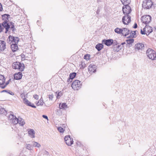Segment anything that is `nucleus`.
Here are the masks:
<instances>
[{
	"label": "nucleus",
	"mask_w": 156,
	"mask_h": 156,
	"mask_svg": "<svg viewBox=\"0 0 156 156\" xmlns=\"http://www.w3.org/2000/svg\"><path fill=\"white\" fill-rule=\"evenodd\" d=\"M29 60V61H25V62H30V60Z\"/></svg>",
	"instance_id": "62"
},
{
	"label": "nucleus",
	"mask_w": 156,
	"mask_h": 156,
	"mask_svg": "<svg viewBox=\"0 0 156 156\" xmlns=\"http://www.w3.org/2000/svg\"><path fill=\"white\" fill-rule=\"evenodd\" d=\"M5 79L4 76L2 75H0V87H1L2 85H3L4 83H5Z\"/></svg>",
	"instance_id": "20"
},
{
	"label": "nucleus",
	"mask_w": 156,
	"mask_h": 156,
	"mask_svg": "<svg viewBox=\"0 0 156 156\" xmlns=\"http://www.w3.org/2000/svg\"><path fill=\"white\" fill-rule=\"evenodd\" d=\"M100 9L99 8H98V9L96 11L97 14L98 15L100 12Z\"/></svg>",
	"instance_id": "53"
},
{
	"label": "nucleus",
	"mask_w": 156,
	"mask_h": 156,
	"mask_svg": "<svg viewBox=\"0 0 156 156\" xmlns=\"http://www.w3.org/2000/svg\"><path fill=\"white\" fill-rule=\"evenodd\" d=\"M151 17L149 15H145L143 16L141 18L142 22L146 25H147L150 23Z\"/></svg>",
	"instance_id": "6"
},
{
	"label": "nucleus",
	"mask_w": 156,
	"mask_h": 156,
	"mask_svg": "<svg viewBox=\"0 0 156 156\" xmlns=\"http://www.w3.org/2000/svg\"><path fill=\"white\" fill-rule=\"evenodd\" d=\"M143 30L142 29L141 30H140V33L142 34H146L147 35V34L146 31H144L145 30H144V28L143 29Z\"/></svg>",
	"instance_id": "42"
},
{
	"label": "nucleus",
	"mask_w": 156,
	"mask_h": 156,
	"mask_svg": "<svg viewBox=\"0 0 156 156\" xmlns=\"http://www.w3.org/2000/svg\"><path fill=\"white\" fill-rule=\"evenodd\" d=\"M136 32H137V31H133V33H135V35H136Z\"/></svg>",
	"instance_id": "61"
},
{
	"label": "nucleus",
	"mask_w": 156,
	"mask_h": 156,
	"mask_svg": "<svg viewBox=\"0 0 156 156\" xmlns=\"http://www.w3.org/2000/svg\"><path fill=\"white\" fill-rule=\"evenodd\" d=\"M72 78H69H69L67 80V81L68 82H71L72 81Z\"/></svg>",
	"instance_id": "54"
},
{
	"label": "nucleus",
	"mask_w": 156,
	"mask_h": 156,
	"mask_svg": "<svg viewBox=\"0 0 156 156\" xmlns=\"http://www.w3.org/2000/svg\"><path fill=\"white\" fill-rule=\"evenodd\" d=\"M6 48V43L4 41L0 40V51H3Z\"/></svg>",
	"instance_id": "12"
},
{
	"label": "nucleus",
	"mask_w": 156,
	"mask_h": 156,
	"mask_svg": "<svg viewBox=\"0 0 156 156\" xmlns=\"http://www.w3.org/2000/svg\"><path fill=\"white\" fill-rule=\"evenodd\" d=\"M102 42L107 46H110L112 44L113 40L112 39H104L102 41Z\"/></svg>",
	"instance_id": "10"
},
{
	"label": "nucleus",
	"mask_w": 156,
	"mask_h": 156,
	"mask_svg": "<svg viewBox=\"0 0 156 156\" xmlns=\"http://www.w3.org/2000/svg\"><path fill=\"white\" fill-rule=\"evenodd\" d=\"M15 116L13 114H10L9 115V119L10 120V122H11L12 120L14 118Z\"/></svg>",
	"instance_id": "40"
},
{
	"label": "nucleus",
	"mask_w": 156,
	"mask_h": 156,
	"mask_svg": "<svg viewBox=\"0 0 156 156\" xmlns=\"http://www.w3.org/2000/svg\"><path fill=\"white\" fill-rule=\"evenodd\" d=\"M22 76V73L20 72H18V73H15L14 75V78L16 80H19L21 79Z\"/></svg>",
	"instance_id": "16"
},
{
	"label": "nucleus",
	"mask_w": 156,
	"mask_h": 156,
	"mask_svg": "<svg viewBox=\"0 0 156 156\" xmlns=\"http://www.w3.org/2000/svg\"><path fill=\"white\" fill-rule=\"evenodd\" d=\"M34 98L36 99L37 100L38 99V96L37 94H35L34 95Z\"/></svg>",
	"instance_id": "49"
},
{
	"label": "nucleus",
	"mask_w": 156,
	"mask_h": 156,
	"mask_svg": "<svg viewBox=\"0 0 156 156\" xmlns=\"http://www.w3.org/2000/svg\"><path fill=\"white\" fill-rule=\"evenodd\" d=\"M26 55H24V54H21V59L22 61H29V60H28L27 59H26V58H27V56H26Z\"/></svg>",
	"instance_id": "29"
},
{
	"label": "nucleus",
	"mask_w": 156,
	"mask_h": 156,
	"mask_svg": "<svg viewBox=\"0 0 156 156\" xmlns=\"http://www.w3.org/2000/svg\"><path fill=\"white\" fill-rule=\"evenodd\" d=\"M6 92L7 94H9L11 95H13L14 94L13 92H12L10 90H3L2 91V92Z\"/></svg>",
	"instance_id": "31"
},
{
	"label": "nucleus",
	"mask_w": 156,
	"mask_h": 156,
	"mask_svg": "<svg viewBox=\"0 0 156 156\" xmlns=\"http://www.w3.org/2000/svg\"><path fill=\"white\" fill-rule=\"evenodd\" d=\"M103 47V45L102 44L99 43L97 44L95 46V48L98 50V51H100Z\"/></svg>",
	"instance_id": "22"
},
{
	"label": "nucleus",
	"mask_w": 156,
	"mask_h": 156,
	"mask_svg": "<svg viewBox=\"0 0 156 156\" xmlns=\"http://www.w3.org/2000/svg\"><path fill=\"white\" fill-rule=\"evenodd\" d=\"M38 103H39V105H42L44 103L43 101H38Z\"/></svg>",
	"instance_id": "50"
},
{
	"label": "nucleus",
	"mask_w": 156,
	"mask_h": 156,
	"mask_svg": "<svg viewBox=\"0 0 156 156\" xmlns=\"http://www.w3.org/2000/svg\"><path fill=\"white\" fill-rule=\"evenodd\" d=\"M131 16L129 15L124 16L122 20L123 23L125 25H128L131 21Z\"/></svg>",
	"instance_id": "8"
},
{
	"label": "nucleus",
	"mask_w": 156,
	"mask_h": 156,
	"mask_svg": "<svg viewBox=\"0 0 156 156\" xmlns=\"http://www.w3.org/2000/svg\"><path fill=\"white\" fill-rule=\"evenodd\" d=\"M11 48L13 52L16 51L18 49L17 44L12 43L11 45Z\"/></svg>",
	"instance_id": "18"
},
{
	"label": "nucleus",
	"mask_w": 156,
	"mask_h": 156,
	"mask_svg": "<svg viewBox=\"0 0 156 156\" xmlns=\"http://www.w3.org/2000/svg\"><path fill=\"white\" fill-rule=\"evenodd\" d=\"M123 32H122V34L125 36L128 35L130 32V30L126 28H123Z\"/></svg>",
	"instance_id": "17"
},
{
	"label": "nucleus",
	"mask_w": 156,
	"mask_h": 156,
	"mask_svg": "<svg viewBox=\"0 0 156 156\" xmlns=\"http://www.w3.org/2000/svg\"><path fill=\"white\" fill-rule=\"evenodd\" d=\"M112 44H113L114 46H115L117 45L118 43H117V42L116 41V40L113 41V43Z\"/></svg>",
	"instance_id": "45"
},
{
	"label": "nucleus",
	"mask_w": 156,
	"mask_h": 156,
	"mask_svg": "<svg viewBox=\"0 0 156 156\" xmlns=\"http://www.w3.org/2000/svg\"><path fill=\"white\" fill-rule=\"evenodd\" d=\"M62 95V93L61 92H59L57 96V98H59Z\"/></svg>",
	"instance_id": "47"
},
{
	"label": "nucleus",
	"mask_w": 156,
	"mask_h": 156,
	"mask_svg": "<svg viewBox=\"0 0 156 156\" xmlns=\"http://www.w3.org/2000/svg\"><path fill=\"white\" fill-rule=\"evenodd\" d=\"M26 146L27 149L29 150H31L32 149V146L30 144H27Z\"/></svg>",
	"instance_id": "38"
},
{
	"label": "nucleus",
	"mask_w": 156,
	"mask_h": 156,
	"mask_svg": "<svg viewBox=\"0 0 156 156\" xmlns=\"http://www.w3.org/2000/svg\"><path fill=\"white\" fill-rule=\"evenodd\" d=\"M81 82L78 80H75L72 84V87L74 90H78L81 87Z\"/></svg>",
	"instance_id": "4"
},
{
	"label": "nucleus",
	"mask_w": 156,
	"mask_h": 156,
	"mask_svg": "<svg viewBox=\"0 0 156 156\" xmlns=\"http://www.w3.org/2000/svg\"><path fill=\"white\" fill-rule=\"evenodd\" d=\"M59 108H64L67 107V105L66 103H63L61 105L60 104L59 106Z\"/></svg>",
	"instance_id": "34"
},
{
	"label": "nucleus",
	"mask_w": 156,
	"mask_h": 156,
	"mask_svg": "<svg viewBox=\"0 0 156 156\" xmlns=\"http://www.w3.org/2000/svg\"><path fill=\"white\" fill-rule=\"evenodd\" d=\"M57 129L60 133H63L65 131V129L63 127H57Z\"/></svg>",
	"instance_id": "35"
},
{
	"label": "nucleus",
	"mask_w": 156,
	"mask_h": 156,
	"mask_svg": "<svg viewBox=\"0 0 156 156\" xmlns=\"http://www.w3.org/2000/svg\"><path fill=\"white\" fill-rule=\"evenodd\" d=\"M36 105L37 106H39V103H38V101Z\"/></svg>",
	"instance_id": "60"
},
{
	"label": "nucleus",
	"mask_w": 156,
	"mask_h": 156,
	"mask_svg": "<svg viewBox=\"0 0 156 156\" xmlns=\"http://www.w3.org/2000/svg\"><path fill=\"white\" fill-rule=\"evenodd\" d=\"M121 1L123 5H129L130 2V0H121Z\"/></svg>",
	"instance_id": "26"
},
{
	"label": "nucleus",
	"mask_w": 156,
	"mask_h": 156,
	"mask_svg": "<svg viewBox=\"0 0 156 156\" xmlns=\"http://www.w3.org/2000/svg\"><path fill=\"white\" fill-rule=\"evenodd\" d=\"M18 123L20 124V126H23L25 123L23 119L21 118H19V122Z\"/></svg>",
	"instance_id": "24"
},
{
	"label": "nucleus",
	"mask_w": 156,
	"mask_h": 156,
	"mask_svg": "<svg viewBox=\"0 0 156 156\" xmlns=\"http://www.w3.org/2000/svg\"><path fill=\"white\" fill-rule=\"evenodd\" d=\"M126 44V43L125 42H123V43H121V44H120V45H122L123 46V45L124 44Z\"/></svg>",
	"instance_id": "58"
},
{
	"label": "nucleus",
	"mask_w": 156,
	"mask_h": 156,
	"mask_svg": "<svg viewBox=\"0 0 156 156\" xmlns=\"http://www.w3.org/2000/svg\"><path fill=\"white\" fill-rule=\"evenodd\" d=\"M90 55L89 54L85 55L84 56V58L87 60H89L90 58Z\"/></svg>",
	"instance_id": "37"
},
{
	"label": "nucleus",
	"mask_w": 156,
	"mask_h": 156,
	"mask_svg": "<svg viewBox=\"0 0 156 156\" xmlns=\"http://www.w3.org/2000/svg\"><path fill=\"white\" fill-rule=\"evenodd\" d=\"M127 45H129V47H130L132 45V44L134 42V40L133 39H129L126 40Z\"/></svg>",
	"instance_id": "21"
},
{
	"label": "nucleus",
	"mask_w": 156,
	"mask_h": 156,
	"mask_svg": "<svg viewBox=\"0 0 156 156\" xmlns=\"http://www.w3.org/2000/svg\"><path fill=\"white\" fill-rule=\"evenodd\" d=\"M144 30H145L144 31H146V32L148 33L147 35L153 31L152 27L147 25H146L145 27L144 28Z\"/></svg>",
	"instance_id": "13"
},
{
	"label": "nucleus",
	"mask_w": 156,
	"mask_h": 156,
	"mask_svg": "<svg viewBox=\"0 0 156 156\" xmlns=\"http://www.w3.org/2000/svg\"><path fill=\"white\" fill-rule=\"evenodd\" d=\"M19 41V38L18 37H14V39L13 41H12L13 43H14V44L18 43V42Z\"/></svg>",
	"instance_id": "36"
},
{
	"label": "nucleus",
	"mask_w": 156,
	"mask_h": 156,
	"mask_svg": "<svg viewBox=\"0 0 156 156\" xmlns=\"http://www.w3.org/2000/svg\"><path fill=\"white\" fill-rule=\"evenodd\" d=\"M12 66L13 69H18L20 71H23L24 68V65L19 62H16L13 63Z\"/></svg>",
	"instance_id": "3"
},
{
	"label": "nucleus",
	"mask_w": 156,
	"mask_h": 156,
	"mask_svg": "<svg viewBox=\"0 0 156 156\" xmlns=\"http://www.w3.org/2000/svg\"><path fill=\"white\" fill-rule=\"evenodd\" d=\"M122 7L123 14L125 15H128L131 12V9L129 5H124Z\"/></svg>",
	"instance_id": "7"
},
{
	"label": "nucleus",
	"mask_w": 156,
	"mask_h": 156,
	"mask_svg": "<svg viewBox=\"0 0 156 156\" xmlns=\"http://www.w3.org/2000/svg\"><path fill=\"white\" fill-rule=\"evenodd\" d=\"M146 54L150 59L152 60H156V53L154 50L148 48L146 51Z\"/></svg>",
	"instance_id": "2"
},
{
	"label": "nucleus",
	"mask_w": 156,
	"mask_h": 156,
	"mask_svg": "<svg viewBox=\"0 0 156 156\" xmlns=\"http://www.w3.org/2000/svg\"><path fill=\"white\" fill-rule=\"evenodd\" d=\"M153 5V2L151 0H144L143 2L142 6L144 9H149Z\"/></svg>",
	"instance_id": "5"
},
{
	"label": "nucleus",
	"mask_w": 156,
	"mask_h": 156,
	"mask_svg": "<svg viewBox=\"0 0 156 156\" xmlns=\"http://www.w3.org/2000/svg\"><path fill=\"white\" fill-rule=\"evenodd\" d=\"M76 73L74 72L71 73L69 75V78L73 80L76 76Z\"/></svg>",
	"instance_id": "33"
},
{
	"label": "nucleus",
	"mask_w": 156,
	"mask_h": 156,
	"mask_svg": "<svg viewBox=\"0 0 156 156\" xmlns=\"http://www.w3.org/2000/svg\"><path fill=\"white\" fill-rule=\"evenodd\" d=\"M39 101H43V98H42V97L40 98V99Z\"/></svg>",
	"instance_id": "59"
},
{
	"label": "nucleus",
	"mask_w": 156,
	"mask_h": 156,
	"mask_svg": "<svg viewBox=\"0 0 156 156\" xmlns=\"http://www.w3.org/2000/svg\"><path fill=\"white\" fill-rule=\"evenodd\" d=\"M82 67H81V68H82V69H84L85 67V64H83L82 63L81 64Z\"/></svg>",
	"instance_id": "56"
},
{
	"label": "nucleus",
	"mask_w": 156,
	"mask_h": 156,
	"mask_svg": "<svg viewBox=\"0 0 156 156\" xmlns=\"http://www.w3.org/2000/svg\"><path fill=\"white\" fill-rule=\"evenodd\" d=\"M137 27V25L136 23H135L134 24V25L133 27L134 28H136Z\"/></svg>",
	"instance_id": "52"
},
{
	"label": "nucleus",
	"mask_w": 156,
	"mask_h": 156,
	"mask_svg": "<svg viewBox=\"0 0 156 156\" xmlns=\"http://www.w3.org/2000/svg\"><path fill=\"white\" fill-rule=\"evenodd\" d=\"M20 97L21 98H22L23 99V101L24 100V98H26L24 94L23 93L21 94Z\"/></svg>",
	"instance_id": "46"
},
{
	"label": "nucleus",
	"mask_w": 156,
	"mask_h": 156,
	"mask_svg": "<svg viewBox=\"0 0 156 156\" xmlns=\"http://www.w3.org/2000/svg\"><path fill=\"white\" fill-rule=\"evenodd\" d=\"M3 8L1 4L0 3V11H1Z\"/></svg>",
	"instance_id": "57"
},
{
	"label": "nucleus",
	"mask_w": 156,
	"mask_h": 156,
	"mask_svg": "<svg viewBox=\"0 0 156 156\" xmlns=\"http://www.w3.org/2000/svg\"><path fill=\"white\" fill-rule=\"evenodd\" d=\"M96 69L97 66L95 65L90 64L88 67L89 72L94 73L96 71Z\"/></svg>",
	"instance_id": "11"
},
{
	"label": "nucleus",
	"mask_w": 156,
	"mask_h": 156,
	"mask_svg": "<svg viewBox=\"0 0 156 156\" xmlns=\"http://www.w3.org/2000/svg\"><path fill=\"white\" fill-rule=\"evenodd\" d=\"M34 143L33 145L35 147L39 148L41 147V145L38 143L36 142H34Z\"/></svg>",
	"instance_id": "39"
},
{
	"label": "nucleus",
	"mask_w": 156,
	"mask_h": 156,
	"mask_svg": "<svg viewBox=\"0 0 156 156\" xmlns=\"http://www.w3.org/2000/svg\"><path fill=\"white\" fill-rule=\"evenodd\" d=\"M14 37H15L13 36L9 35L7 39L8 43L10 44H11V43H12V41L14 39Z\"/></svg>",
	"instance_id": "23"
},
{
	"label": "nucleus",
	"mask_w": 156,
	"mask_h": 156,
	"mask_svg": "<svg viewBox=\"0 0 156 156\" xmlns=\"http://www.w3.org/2000/svg\"><path fill=\"white\" fill-rule=\"evenodd\" d=\"M23 102L24 103L28 106H29L30 104V102L26 98H24V100H23Z\"/></svg>",
	"instance_id": "32"
},
{
	"label": "nucleus",
	"mask_w": 156,
	"mask_h": 156,
	"mask_svg": "<svg viewBox=\"0 0 156 156\" xmlns=\"http://www.w3.org/2000/svg\"><path fill=\"white\" fill-rule=\"evenodd\" d=\"M115 32L118 34H122L123 32V30L122 29L117 28L115 29Z\"/></svg>",
	"instance_id": "27"
},
{
	"label": "nucleus",
	"mask_w": 156,
	"mask_h": 156,
	"mask_svg": "<svg viewBox=\"0 0 156 156\" xmlns=\"http://www.w3.org/2000/svg\"><path fill=\"white\" fill-rule=\"evenodd\" d=\"M29 106H30L33 108H36V107L33 104H32L30 103V104Z\"/></svg>",
	"instance_id": "48"
},
{
	"label": "nucleus",
	"mask_w": 156,
	"mask_h": 156,
	"mask_svg": "<svg viewBox=\"0 0 156 156\" xmlns=\"http://www.w3.org/2000/svg\"><path fill=\"white\" fill-rule=\"evenodd\" d=\"M44 154L45 155H48L49 154L48 152L47 151H45L44 152Z\"/></svg>",
	"instance_id": "55"
},
{
	"label": "nucleus",
	"mask_w": 156,
	"mask_h": 156,
	"mask_svg": "<svg viewBox=\"0 0 156 156\" xmlns=\"http://www.w3.org/2000/svg\"><path fill=\"white\" fill-rule=\"evenodd\" d=\"M53 95L51 94V95H49L48 96V98H49L50 100H52V99L53 98Z\"/></svg>",
	"instance_id": "44"
},
{
	"label": "nucleus",
	"mask_w": 156,
	"mask_h": 156,
	"mask_svg": "<svg viewBox=\"0 0 156 156\" xmlns=\"http://www.w3.org/2000/svg\"><path fill=\"white\" fill-rule=\"evenodd\" d=\"M64 139L67 145L70 146L73 144V139L70 137L69 135L66 136Z\"/></svg>",
	"instance_id": "9"
},
{
	"label": "nucleus",
	"mask_w": 156,
	"mask_h": 156,
	"mask_svg": "<svg viewBox=\"0 0 156 156\" xmlns=\"http://www.w3.org/2000/svg\"><path fill=\"white\" fill-rule=\"evenodd\" d=\"M136 49L138 50H142L144 48V44L142 43L137 44H136Z\"/></svg>",
	"instance_id": "15"
},
{
	"label": "nucleus",
	"mask_w": 156,
	"mask_h": 156,
	"mask_svg": "<svg viewBox=\"0 0 156 156\" xmlns=\"http://www.w3.org/2000/svg\"><path fill=\"white\" fill-rule=\"evenodd\" d=\"M123 46L122 45H118L113 48V50L114 51L118 52L121 50Z\"/></svg>",
	"instance_id": "19"
},
{
	"label": "nucleus",
	"mask_w": 156,
	"mask_h": 156,
	"mask_svg": "<svg viewBox=\"0 0 156 156\" xmlns=\"http://www.w3.org/2000/svg\"><path fill=\"white\" fill-rule=\"evenodd\" d=\"M42 117L44 118L45 119H46L48 120V117L47 115H43Z\"/></svg>",
	"instance_id": "51"
},
{
	"label": "nucleus",
	"mask_w": 156,
	"mask_h": 156,
	"mask_svg": "<svg viewBox=\"0 0 156 156\" xmlns=\"http://www.w3.org/2000/svg\"><path fill=\"white\" fill-rule=\"evenodd\" d=\"M4 28H5L2 25V23H0V33L4 29Z\"/></svg>",
	"instance_id": "41"
},
{
	"label": "nucleus",
	"mask_w": 156,
	"mask_h": 156,
	"mask_svg": "<svg viewBox=\"0 0 156 156\" xmlns=\"http://www.w3.org/2000/svg\"><path fill=\"white\" fill-rule=\"evenodd\" d=\"M0 113L6 115L7 114V112L4 108H2L0 109Z\"/></svg>",
	"instance_id": "28"
},
{
	"label": "nucleus",
	"mask_w": 156,
	"mask_h": 156,
	"mask_svg": "<svg viewBox=\"0 0 156 156\" xmlns=\"http://www.w3.org/2000/svg\"><path fill=\"white\" fill-rule=\"evenodd\" d=\"M19 122V118H17L16 116H15L14 118L12 120L11 122H12V123L13 125H15L17 124Z\"/></svg>",
	"instance_id": "25"
},
{
	"label": "nucleus",
	"mask_w": 156,
	"mask_h": 156,
	"mask_svg": "<svg viewBox=\"0 0 156 156\" xmlns=\"http://www.w3.org/2000/svg\"><path fill=\"white\" fill-rule=\"evenodd\" d=\"M10 80V79H9V80L6 81V83H5H5H4L3 85H2V86H1V88L3 89L5 88L9 84Z\"/></svg>",
	"instance_id": "30"
},
{
	"label": "nucleus",
	"mask_w": 156,
	"mask_h": 156,
	"mask_svg": "<svg viewBox=\"0 0 156 156\" xmlns=\"http://www.w3.org/2000/svg\"><path fill=\"white\" fill-rule=\"evenodd\" d=\"M2 20L4 21L2 23L3 27L5 28V33L6 34L12 31L13 33H14L16 31V29L14 27V23L12 22H10L8 19L10 16L8 14H5L2 15Z\"/></svg>",
	"instance_id": "1"
},
{
	"label": "nucleus",
	"mask_w": 156,
	"mask_h": 156,
	"mask_svg": "<svg viewBox=\"0 0 156 156\" xmlns=\"http://www.w3.org/2000/svg\"><path fill=\"white\" fill-rule=\"evenodd\" d=\"M27 130L29 136L31 138H34L35 137V132L34 130L32 129H28Z\"/></svg>",
	"instance_id": "14"
},
{
	"label": "nucleus",
	"mask_w": 156,
	"mask_h": 156,
	"mask_svg": "<svg viewBox=\"0 0 156 156\" xmlns=\"http://www.w3.org/2000/svg\"><path fill=\"white\" fill-rule=\"evenodd\" d=\"M136 36L135 35V33L133 32H131L130 33V34L129 37H135Z\"/></svg>",
	"instance_id": "43"
}]
</instances>
